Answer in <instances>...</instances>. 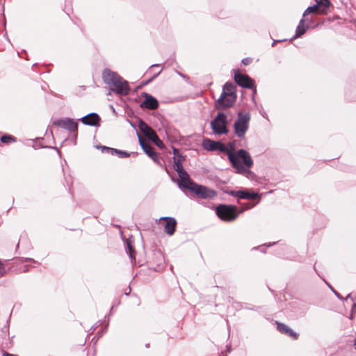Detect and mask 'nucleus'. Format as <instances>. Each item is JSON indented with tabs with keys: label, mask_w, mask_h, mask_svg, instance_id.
<instances>
[{
	"label": "nucleus",
	"mask_w": 356,
	"mask_h": 356,
	"mask_svg": "<svg viewBox=\"0 0 356 356\" xmlns=\"http://www.w3.org/2000/svg\"><path fill=\"white\" fill-rule=\"evenodd\" d=\"M102 79L104 82L109 86L111 90L114 93L124 96L129 93L130 87L128 82L116 72L109 69H105L102 73Z\"/></svg>",
	"instance_id": "obj_1"
},
{
	"label": "nucleus",
	"mask_w": 356,
	"mask_h": 356,
	"mask_svg": "<svg viewBox=\"0 0 356 356\" xmlns=\"http://www.w3.org/2000/svg\"><path fill=\"white\" fill-rule=\"evenodd\" d=\"M229 161L232 165L240 174L248 172L253 165V160L250 154L245 149L237 151L234 148L232 153L229 154Z\"/></svg>",
	"instance_id": "obj_2"
},
{
	"label": "nucleus",
	"mask_w": 356,
	"mask_h": 356,
	"mask_svg": "<svg viewBox=\"0 0 356 356\" xmlns=\"http://www.w3.org/2000/svg\"><path fill=\"white\" fill-rule=\"evenodd\" d=\"M183 188L189 190L197 197L202 199H213L217 196V192L215 190L209 188L205 186L196 184L192 179H191L186 184H184Z\"/></svg>",
	"instance_id": "obj_3"
},
{
	"label": "nucleus",
	"mask_w": 356,
	"mask_h": 356,
	"mask_svg": "<svg viewBox=\"0 0 356 356\" xmlns=\"http://www.w3.org/2000/svg\"><path fill=\"white\" fill-rule=\"evenodd\" d=\"M250 120V115L249 113H238L236 120L234 124V129L235 134L238 138H243L246 131L249 128V122Z\"/></svg>",
	"instance_id": "obj_4"
},
{
	"label": "nucleus",
	"mask_w": 356,
	"mask_h": 356,
	"mask_svg": "<svg viewBox=\"0 0 356 356\" xmlns=\"http://www.w3.org/2000/svg\"><path fill=\"white\" fill-rule=\"evenodd\" d=\"M217 216L225 221H232L238 216L237 207L231 204H219L216 209Z\"/></svg>",
	"instance_id": "obj_5"
},
{
	"label": "nucleus",
	"mask_w": 356,
	"mask_h": 356,
	"mask_svg": "<svg viewBox=\"0 0 356 356\" xmlns=\"http://www.w3.org/2000/svg\"><path fill=\"white\" fill-rule=\"evenodd\" d=\"M227 124L226 115L223 113H218L216 118L211 122V127L216 134H226L228 132Z\"/></svg>",
	"instance_id": "obj_6"
},
{
	"label": "nucleus",
	"mask_w": 356,
	"mask_h": 356,
	"mask_svg": "<svg viewBox=\"0 0 356 356\" xmlns=\"http://www.w3.org/2000/svg\"><path fill=\"white\" fill-rule=\"evenodd\" d=\"M174 170L178 173L179 179L177 180V184L179 188H183L184 184H186L191 179L188 172L184 169L183 165L179 161H174Z\"/></svg>",
	"instance_id": "obj_7"
},
{
	"label": "nucleus",
	"mask_w": 356,
	"mask_h": 356,
	"mask_svg": "<svg viewBox=\"0 0 356 356\" xmlns=\"http://www.w3.org/2000/svg\"><path fill=\"white\" fill-rule=\"evenodd\" d=\"M55 126L63 128L70 131L76 132L78 129V123L72 118L58 119L54 121Z\"/></svg>",
	"instance_id": "obj_8"
},
{
	"label": "nucleus",
	"mask_w": 356,
	"mask_h": 356,
	"mask_svg": "<svg viewBox=\"0 0 356 356\" xmlns=\"http://www.w3.org/2000/svg\"><path fill=\"white\" fill-rule=\"evenodd\" d=\"M160 222H163L164 232L168 234L169 236H172L174 234L176 226L177 221L172 217H161L159 219Z\"/></svg>",
	"instance_id": "obj_9"
},
{
	"label": "nucleus",
	"mask_w": 356,
	"mask_h": 356,
	"mask_svg": "<svg viewBox=\"0 0 356 356\" xmlns=\"http://www.w3.org/2000/svg\"><path fill=\"white\" fill-rule=\"evenodd\" d=\"M234 80L242 88H253L254 87V81L248 75L240 73L235 74Z\"/></svg>",
	"instance_id": "obj_10"
},
{
	"label": "nucleus",
	"mask_w": 356,
	"mask_h": 356,
	"mask_svg": "<svg viewBox=\"0 0 356 356\" xmlns=\"http://www.w3.org/2000/svg\"><path fill=\"white\" fill-rule=\"evenodd\" d=\"M140 145L145 154L151 158L154 162L159 163V155L149 143H145L140 136H138Z\"/></svg>",
	"instance_id": "obj_11"
},
{
	"label": "nucleus",
	"mask_w": 356,
	"mask_h": 356,
	"mask_svg": "<svg viewBox=\"0 0 356 356\" xmlns=\"http://www.w3.org/2000/svg\"><path fill=\"white\" fill-rule=\"evenodd\" d=\"M277 330L282 334H285L293 339H298L299 334L294 332L291 328L284 323L276 321Z\"/></svg>",
	"instance_id": "obj_12"
},
{
	"label": "nucleus",
	"mask_w": 356,
	"mask_h": 356,
	"mask_svg": "<svg viewBox=\"0 0 356 356\" xmlns=\"http://www.w3.org/2000/svg\"><path fill=\"white\" fill-rule=\"evenodd\" d=\"M236 99V95L230 96H224L223 94H221L219 99L217 101V104H218L222 108H229L233 106L234 103Z\"/></svg>",
	"instance_id": "obj_13"
},
{
	"label": "nucleus",
	"mask_w": 356,
	"mask_h": 356,
	"mask_svg": "<svg viewBox=\"0 0 356 356\" xmlns=\"http://www.w3.org/2000/svg\"><path fill=\"white\" fill-rule=\"evenodd\" d=\"M100 120L99 116L95 113H91L81 118L83 124L90 126H97Z\"/></svg>",
	"instance_id": "obj_14"
},
{
	"label": "nucleus",
	"mask_w": 356,
	"mask_h": 356,
	"mask_svg": "<svg viewBox=\"0 0 356 356\" xmlns=\"http://www.w3.org/2000/svg\"><path fill=\"white\" fill-rule=\"evenodd\" d=\"M146 99L141 103L140 106L151 110H154L158 108L159 103L156 98L145 94Z\"/></svg>",
	"instance_id": "obj_15"
},
{
	"label": "nucleus",
	"mask_w": 356,
	"mask_h": 356,
	"mask_svg": "<svg viewBox=\"0 0 356 356\" xmlns=\"http://www.w3.org/2000/svg\"><path fill=\"white\" fill-rule=\"evenodd\" d=\"M231 194L241 199L254 200L259 197L258 193H250L247 191H232Z\"/></svg>",
	"instance_id": "obj_16"
},
{
	"label": "nucleus",
	"mask_w": 356,
	"mask_h": 356,
	"mask_svg": "<svg viewBox=\"0 0 356 356\" xmlns=\"http://www.w3.org/2000/svg\"><path fill=\"white\" fill-rule=\"evenodd\" d=\"M326 9H327L326 8L322 7L321 5L316 3V4H314L312 6L308 7L305 10V12L303 13V17H305L309 14L316 13L324 15V14L327 13Z\"/></svg>",
	"instance_id": "obj_17"
},
{
	"label": "nucleus",
	"mask_w": 356,
	"mask_h": 356,
	"mask_svg": "<svg viewBox=\"0 0 356 356\" xmlns=\"http://www.w3.org/2000/svg\"><path fill=\"white\" fill-rule=\"evenodd\" d=\"M140 129L141 131L144 134V135L147 136L149 139L156 137V132L145 122H141L140 123Z\"/></svg>",
	"instance_id": "obj_18"
},
{
	"label": "nucleus",
	"mask_w": 356,
	"mask_h": 356,
	"mask_svg": "<svg viewBox=\"0 0 356 356\" xmlns=\"http://www.w3.org/2000/svg\"><path fill=\"white\" fill-rule=\"evenodd\" d=\"M221 94H223L224 96H230L236 95V86L231 82H227L223 86L222 92Z\"/></svg>",
	"instance_id": "obj_19"
},
{
	"label": "nucleus",
	"mask_w": 356,
	"mask_h": 356,
	"mask_svg": "<svg viewBox=\"0 0 356 356\" xmlns=\"http://www.w3.org/2000/svg\"><path fill=\"white\" fill-rule=\"evenodd\" d=\"M218 141H213L210 139H204L202 141V147L207 151H216Z\"/></svg>",
	"instance_id": "obj_20"
},
{
	"label": "nucleus",
	"mask_w": 356,
	"mask_h": 356,
	"mask_svg": "<svg viewBox=\"0 0 356 356\" xmlns=\"http://www.w3.org/2000/svg\"><path fill=\"white\" fill-rule=\"evenodd\" d=\"M103 148L108 153H111L112 155L118 154L119 156V157H120V158H127V157H129L130 155L129 153H128L127 152L118 150V149H116L114 148L107 147H104Z\"/></svg>",
	"instance_id": "obj_21"
},
{
	"label": "nucleus",
	"mask_w": 356,
	"mask_h": 356,
	"mask_svg": "<svg viewBox=\"0 0 356 356\" xmlns=\"http://www.w3.org/2000/svg\"><path fill=\"white\" fill-rule=\"evenodd\" d=\"M234 148V145L232 143L229 144V147H228L222 143L221 142L218 141V145L216 147V150H218L221 152L225 153L227 155V156L229 157V154L232 152Z\"/></svg>",
	"instance_id": "obj_22"
},
{
	"label": "nucleus",
	"mask_w": 356,
	"mask_h": 356,
	"mask_svg": "<svg viewBox=\"0 0 356 356\" xmlns=\"http://www.w3.org/2000/svg\"><path fill=\"white\" fill-rule=\"evenodd\" d=\"M304 22L305 20L303 19L300 21L299 24L296 28V35L293 36V39L300 37L305 33L306 28L305 27Z\"/></svg>",
	"instance_id": "obj_23"
},
{
	"label": "nucleus",
	"mask_w": 356,
	"mask_h": 356,
	"mask_svg": "<svg viewBox=\"0 0 356 356\" xmlns=\"http://www.w3.org/2000/svg\"><path fill=\"white\" fill-rule=\"evenodd\" d=\"M1 141L3 143L8 144L15 141V138L10 135H4L1 137Z\"/></svg>",
	"instance_id": "obj_24"
},
{
	"label": "nucleus",
	"mask_w": 356,
	"mask_h": 356,
	"mask_svg": "<svg viewBox=\"0 0 356 356\" xmlns=\"http://www.w3.org/2000/svg\"><path fill=\"white\" fill-rule=\"evenodd\" d=\"M315 1L316 3L326 8H328L331 5V2L330 0H315Z\"/></svg>",
	"instance_id": "obj_25"
},
{
	"label": "nucleus",
	"mask_w": 356,
	"mask_h": 356,
	"mask_svg": "<svg viewBox=\"0 0 356 356\" xmlns=\"http://www.w3.org/2000/svg\"><path fill=\"white\" fill-rule=\"evenodd\" d=\"M150 140L153 141L154 144L157 145L159 147L163 148L164 147L163 143L159 139L157 135L156 138H152Z\"/></svg>",
	"instance_id": "obj_26"
},
{
	"label": "nucleus",
	"mask_w": 356,
	"mask_h": 356,
	"mask_svg": "<svg viewBox=\"0 0 356 356\" xmlns=\"http://www.w3.org/2000/svg\"><path fill=\"white\" fill-rule=\"evenodd\" d=\"M127 248L129 249V253L131 258L134 257V250L130 243H127Z\"/></svg>",
	"instance_id": "obj_27"
},
{
	"label": "nucleus",
	"mask_w": 356,
	"mask_h": 356,
	"mask_svg": "<svg viewBox=\"0 0 356 356\" xmlns=\"http://www.w3.org/2000/svg\"><path fill=\"white\" fill-rule=\"evenodd\" d=\"M184 159L185 158L184 156L178 154L175 157H174V161H179V163H182V162L184 161Z\"/></svg>",
	"instance_id": "obj_28"
},
{
	"label": "nucleus",
	"mask_w": 356,
	"mask_h": 356,
	"mask_svg": "<svg viewBox=\"0 0 356 356\" xmlns=\"http://www.w3.org/2000/svg\"><path fill=\"white\" fill-rule=\"evenodd\" d=\"M6 273V268L4 264L2 263V261L0 260V276L4 275Z\"/></svg>",
	"instance_id": "obj_29"
},
{
	"label": "nucleus",
	"mask_w": 356,
	"mask_h": 356,
	"mask_svg": "<svg viewBox=\"0 0 356 356\" xmlns=\"http://www.w3.org/2000/svg\"><path fill=\"white\" fill-rule=\"evenodd\" d=\"M252 62V59L250 58H245L242 60V63L244 65H248Z\"/></svg>",
	"instance_id": "obj_30"
},
{
	"label": "nucleus",
	"mask_w": 356,
	"mask_h": 356,
	"mask_svg": "<svg viewBox=\"0 0 356 356\" xmlns=\"http://www.w3.org/2000/svg\"><path fill=\"white\" fill-rule=\"evenodd\" d=\"M11 355H10L9 353H6V352H4L3 353V356H10Z\"/></svg>",
	"instance_id": "obj_31"
},
{
	"label": "nucleus",
	"mask_w": 356,
	"mask_h": 356,
	"mask_svg": "<svg viewBox=\"0 0 356 356\" xmlns=\"http://www.w3.org/2000/svg\"><path fill=\"white\" fill-rule=\"evenodd\" d=\"M161 71V70H160L157 74H156L152 77V79H154V78H155L156 76H157L160 74Z\"/></svg>",
	"instance_id": "obj_32"
},
{
	"label": "nucleus",
	"mask_w": 356,
	"mask_h": 356,
	"mask_svg": "<svg viewBox=\"0 0 356 356\" xmlns=\"http://www.w3.org/2000/svg\"><path fill=\"white\" fill-rule=\"evenodd\" d=\"M159 67V65H152L151 66V67Z\"/></svg>",
	"instance_id": "obj_33"
},
{
	"label": "nucleus",
	"mask_w": 356,
	"mask_h": 356,
	"mask_svg": "<svg viewBox=\"0 0 356 356\" xmlns=\"http://www.w3.org/2000/svg\"><path fill=\"white\" fill-rule=\"evenodd\" d=\"M177 152H178L177 149H174V153H175V155H177Z\"/></svg>",
	"instance_id": "obj_34"
}]
</instances>
